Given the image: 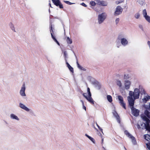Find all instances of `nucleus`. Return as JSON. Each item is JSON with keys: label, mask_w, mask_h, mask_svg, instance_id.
I'll use <instances>...</instances> for the list:
<instances>
[{"label": "nucleus", "mask_w": 150, "mask_h": 150, "mask_svg": "<svg viewBox=\"0 0 150 150\" xmlns=\"http://www.w3.org/2000/svg\"><path fill=\"white\" fill-rule=\"evenodd\" d=\"M89 139L94 144L95 143V140L91 137H90L89 138Z\"/></svg>", "instance_id": "nucleus-41"}, {"label": "nucleus", "mask_w": 150, "mask_h": 150, "mask_svg": "<svg viewBox=\"0 0 150 150\" xmlns=\"http://www.w3.org/2000/svg\"><path fill=\"white\" fill-rule=\"evenodd\" d=\"M139 27L142 30H144V29L142 25H139Z\"/></svg>", "instance_id": "nucleus-44"}, {"label": "nucleus", "mask_w": 150, "mask_h": 150, "mask_svg": "<svg viewBox=\"0 0 150 150\" xmlns=\"http://www.w3.org/2000/svg\"><path fill=\"white\" fill-rule=\"evenodd\" d=\"M25 83H24L22 86L21 89L20 91V95L22 96H26V94L25 93Z\"/></svg>", "instance_id": "nucleus-9"}, {"label": "nucleus", "mask_w": 150, "mask_h": 150, "mask_svg": "<svg viewBox=\"0 0 150 150\" xmlns=\"http://www.w3.org/2000/svg\"><path fill=\"white\" fill-rule=\"evenodd\" d=\"M146 147L149 150H150V143L146 144Z\"/></svg>", "instance_id": "nucleus-42"}, {"label": "nucleus", "mask_w": 150, "mask_h": 150, "mask_svg": "<svg viewBox=\"0 0 150 150\" xmlns=\"http://www.w3.org/2000/svg\"><path fill=\"white\" fill-rule=\"evenodd\" d=\"M85 136L87 137L89 139L90 137L91 136H89L87 134H85Z\"/></svg>", "instance_id": "nucleus-48"}, {"label": "nucleus", "mask_w": 150, "mask_h": 150, "mask_svg": "<svg viewBox=\"0 0 150 150\" xmlns=\"http://www.w3.org/2000/svg\"><path fill=\"white\" fill-rule=\"evenodd\" d=\"M143 107L146 109L150 110V103H149V106L146 105L145 104H144L143 105Z\"/></svg>", "instance_id": "nucleus-30"}, {"label": "nucleus", "mask_w": 150, "mask_h": 150, "mask_svg": "<svg viewBox=\"0 0 150 150\" xmlns=\"http://www.w3.org/2000/svg\"><path fill=\"white\" fill-rule=\"evenodd\" d=\"M92 84L94 85L95 87L98 89L100 90L101 88L100 83L98 81H95L92 82Z\"/></svg>", "instance_id": "nucleus-12"}, {"label": "nucleus", "mask_w": 150, "mask_h": 150, "mask_svg": "<svg viewBox=\"0 0 150 150\" xmlns=\"http://www.w3.org/2000/svg\"><path fill=\"white\" fill-rule=\"evenodd\" d=\"M9 25L11 29L14 32H16L15 30V28L14 26L13 25V23L10 22L9 24Z\"/></svg>", "instance_id": "nucleus-25"}, {"label": "nucleus", "mask_w": 150, "mask_h": 150, "mask_svg": "<svg viewBox=\"0 0 150 150\" xmlns=\"http://www.w3.org/2000/svg\"><path fill=\"white\" fill-rule=\"evenodd\" d=\"M103 139L102 138V143H103Z\"/></svg>", "instance_id": "nucleus-56"}, {"label": "nucleus", "mask_w": 150, "mask_h": 150, "mask_svg": "<svg viewBox=\"0 0 150 150\" xmlns=\"http://www.w3.org/2000/svg\"><path fill=\"white\" fill-rule=\"evenodd\" d=\"M80 101L81 102V103H82V105L84 104V103H83V101L82 100H81Z\"/></svg>", "instance_id": "nucleus-53"}, {"label": "nucleus", "mask_w": 150, "mask_h": 150, "mask_svg": "<svg viewBox=\"0 0 150 150\" xmlns=\"http://www.w3.org/2000/svg\"><path fill=\"white\" fill-rule=\"evenodd\" d=\"M119 46H120V45H117V47L118 48H119Z\"/></svg>", "instance_id": "nucleus-58"}, {"label": "nucleus", "mask_w": 150, "mask_h": 150, "mask_svg": "<svg viewBox=\"0 0 150 150\" xmlns=\"http://www.w3.org/2000/svg\"><path fill=\"white\" fill-rule=\"evenodd\" d=\"M146 122L144 124V125L143 127H142L141 128L142 129H145L146 130L150 127V119H149L146 121H145Z\"/></svg>", "instance_id": "nucleus-10"}, {"label": "nucleus", "mask_w": 150, "mask_h": 150, "mask_svg": "<svg viewBox=\"0 0 150 150\" xmlns=\"http://www.w3.org/2000/svg\"><path fill=\"white\" fill-rule=\"evenodd\" d=\"M87 91L88 96H89V97H90V98L92 100H93L91 97V94L90 91V88L89 87H88L87 88Z\"/></svg>", "instance_id": "nucleus-28"}, {"label": "nucleus", "mask_w": 150, "mask_h": 150, "mask_svg": "<svg viewBox=\"0 0 150 150\" xmlns=\"http://www.w3.org/2000/svg\"><path fill=\"white\" fill-rule=\"evenodd\" d=\"M146 130L147 131L149 132H150V127H149Z\"/></svg>", "instance_id": "nucleus-49"}, {"label": "nucleus", "mask_w": 150, "mask_h": 150, "mask_svg": "<svg viewBox=\"0 0 150 150\" xmlns=\"http://www.w3.org/2000/svg\"><path fill=\"white\" fill-rule=\"evenodd\" d=\"M130 84L131 82L130 81L127 80L125 81V86L126 89L128 90L129 88Z\"/></svg>", "instance_id": "nucleus-16"}, {"label": "nucleus", "mask_w": 150, "mask_h": 150, "mask_svg": "<svg viewBox=\"0 0 150 150\" xmlns=\"http://www.w3.org/2000/svg\"><path fill=\"white\" fill-rule=\"evenodd\" d=\"M124 149L125 150H127V149H126V148H125V147L124 146Z\"/></svg>", "instance_id": "nucleus-59"}, {"label": "nucleus", "mask_w": 150, "mask_h": 150, "mask_svg": "<svg viewBox=\"0 0 150 150\" xmlns=\"http://www.w3.org/2000/svg\"><path fill=\"white\" fill-rule=\"evenodd\" d=\"M49 6H50V7L52 8V7L51 6V4L50 3H49Z\"/></svg>", "instance_id": "nucleus-54"}, {"label": "nucleus", "mask_w": 150, "mask_h": 150, "mask_svg": "<svg viewBox=\"0 0 150 150\" xmlns=\"http://www.w3.org/2000/svg\"><path fill=\"white\" fill-rule=\"evenodd\" d=\"M112 113L113 115L116 118L117 122L119 123H120V116L118 115L117 112L115 110L114 112H112Z\"/></svg>", "instance_id": "nucleus-15"}, {"label": "nucleus", "mask_w": 150, "mask_h": 150, "mask_svg": "<svg viewBox=\"0 0 150 150\" xmlns=\"http://www.w3.org/2000/svg\"><path fill=\"white\" fill-rule=\"evenodd\" d=\"M125 134H126L127 135H128V136L130 137H131V136H132V135L131 134L128 132L126 130L125 131Z\"/></svg>", "instance_id": "nucleus-35"}, {"label": "nucleus", "mask_w": 150, "mask_h": 150, "mask_svg": "<svg viewBox=\"0 0 150 150\" xmlns=\"http://www.w3.org/2000/svg\"><path fill=\"white\" fill-rule=\"evenodd\" d=\"M118 98L119 101V103L124 102L123 98L121 96H118Z\"/></svg>", "instance_id": "nucleus-26"}, {"label": "nucleus", "mask_w": 150, "mask_h": 150, "mask_svg": "<svg viewBox=\"0 0 150 150\" xmlns=\"http://www.w3.org/2000/svg\"><path fill=\"white\" fill-rule=\"evenodd\" d=\"M122 11L123 9L121 6H118L116 8L114 15L115 16H117L121 14Z\"/></svg>", "instance_id": "nucleus-5"}, {"label": "nucleus", "mask_w": 150, "mask_h": 150, "mask_svg": "<svg viewBox=\"0 0 150 150\" xmlns=\"http://www.w3.org/2000/svg\"><path fill=\"white\" fill-rule=\"evenodd\" d=\"M96 125L97 126V127H98V128H99L100 127V126L97 124V123L96 122Z\"/></svg>", "instance_id": "nucleus-52"}, {"label": "nucleus", "mask_w": 150, "mask_h": 150, "mask_svg": "<svg viewBox=\"0 0 150 150\" xmlns=\"http://www.w3.org/2000/svg\"><path fill=\"white\" fill-rule=\"evenodd\" d=\"M134 103H128V106L130 108L132 114L135 117H137L139 115L140 111L134 107Z\"/></svg>", "instance_id": "nucleus-2"}, {"label": "nucleus", "mask_w": 150, "mask_h": 150, "mask_svg": "<svg viewBox=\"0 0 150 150\" xmlns=\"http://www.w3.org/2000/svg\"><path fill=\"white\" fill-rule=\"evenodd\" d=\"M144 123L143 122L142 123L141 125V126H143V124H144Z\"/></svg>", "instance_id": "nucleus-55"}, {"label": "nucleus", "mask_w": 150, "mask_h": 150, "mask_svg": "<svg viewBox=\"0 0 150 150\" xmlns=\"http://www.w3.org/2000/svg\"><path fill=\"white\" fill-rule=\"evenodd\" d=\"M121 106L123 108L125 109H126V104L124 102L120 103Z\"/></svg>", "instance_id": "nucleus-31"}, {"label": "nucleus", "mask_w": 150, "mask_h": 150, "mask_svg": "<svg viewBox=\"0 0 150 150\" xmlns=\"http://www.w3.org/2000/svg\"><path fill=\"white\" fill-rule=\"evenodd\" d=\"M97 4L98 5L103 6H107L108 5V3L107 1H104L97 0Z\"/></svg>", "instance_id": "nucleus-11"}, {"label": "nucleus", "mask_w": 150, "mask_h": 150, "mask_svg": "<svg viewBox=\"0 0 150 150\" xmlns=\"http://www.w3.org/2000/svg\"><path fill=\"white\" fill-rule=\"evenodd\" d=\"M144 137L145 139L148 141L150 140V135L148 134L144 135Z\"/></svg>", "instance_id": "nucleus-23"}, {"label": "nucleus", "mask_w": 150, "mask_h": 150, "mask_svg": "<svg viewBox=\"0 0 150 150\" xmlns=\"http://www.w3.org/2000/svg\"><path fill=\"white\" fill-rule=\"evenodd\" d=\"M103 148L104 149H105V148H104V147L103 146Z\"/></svg>", "instance_id": "nucleus-62"}, {"label": "nucleus", "mask_w": 150, "mask_h": 150, "mask_svg": "<svg viewBox=\"0 0 150 150\" xmlns=\"http://www.w3.org/2000/svg\"><path fill=\"white\" fill-rule=\"evenodd\" d=\"M120 2H118L117 3V4H119L120 3Z\"/></svg>", "instance_id": "nucleus-60"}, {"label": "nucleus", "mask_w": 150, "mask_h": 150, "mask_svg": "<svg viewBox=\"0 0 150 150\" xmlns=\"http://www.w3.org/2000/svg\"><path fill=\"white\" fill-rule=\"evenodd\" d=\"M132 140V142L133 144L134 145H135L137 144V142L135 140V138L133 136H131V137H130Z\"/></svg>", "instance_id": "nucleus-22"}, {"label": "nucleus", "mask_w": 150, "mask_h": 150, "mask_svg": "<svg viewBox=\"0 0 150 150\" xmlns=\"http://www.w3.org/2000/svg\"><path fill=\"white\" fill-rule=\"evenodd\" d=\"M83 96L89 103L94 105V101L93 100H92L90 97H89L88 96H87V94L86 93H83Z\"/></svg>", "instance_id": "nucleus-7"}, {"label": "nucleus", "mask_w": 150, "mask_h": 150, "mask_svg": "<svg viewBox=\"0 0 150 150\" xmlns=\"http://www.w3.org/2000/svg\"><path fill=\"white\" fill-rule=\"evenodd\" d=\"M11 118L13 119H15L17 120H19V119L18 117L13 114H11L10 115Z\"/></svg>", "instance_id": "nucleus-21"}, {"label": "nucleus", "mask_w": 150, "mask_h": 150, "mask_svg": "<svg viewBox=\"0 0 150 150\" xmlns=\"http://www.w3.org/2000/svg\"><path fill=\"white\" fill-rule=\"evenodd\" d=\"M66 62V64L67 65V67L69 66V65L70 64H69V63L67 62V60H66V61H65Z\"/></svg>", "instance_id": "nucleus-50"}, {"label": "nucleus", "mask_w": 150, "mask_h": 150, "mask_svg": "<svg viewBox=\"0 0 150 150\" xmlns=\"http://www.w3.org/2000/svg\"><path fill=\"white\" fill-rule=\"evenodd\" d=\"M90 4L91 6H95L96 5V3L93 1H92L90 2Z\"/></svg>", "instance_id": "nucleus-40"}, {"label": "nucleus", "mask_w": 150, "mask_h": 150, "mask_svg": "<svg viewBox=\"0 0 150 150\" xmlns=\"http://www.w3.org/2000/svg\"><path fill=\"white\" fill-rule=\"evenodd\" d=\"M129 78V77L128 74H124V79H128Z\"/></svg>", "instance_id": "nucleus-38"}, {"label": "nucleus", "mask_w": 150, "mask_h": 150, "mask_svg": "<svg viewBox=\"0 0 150 150\" xmlns=\"http://www.w3.org/2000/svg\"><path fill=\"white\" fill-rule=\"evenodd\" d=\"M116 83L117 85L118 86L120 87L122 86V83L121 81L120 80H118L117 81Z\"/></svg>", "instance_id": "nucleus-34"}, {"label": "nucleus", "mask_w": 150, "mask_h": 150, "mask_svg": "<svg viewBox=\"0 0 150 150\" xmlns=\"http://www.w3.org/2000/svg\"><path fill=\"white\" fill-rule=\"evenodd\" d=\"M70 71L72 73H74V70L73 68L70 65L67 67Z\"/></svg>", "instance_id": "nucleus-33"}, {"label": "nucleus", "mask_w": 150, "mask_h": 150, "mask_svg": "<svg viewBox=\"0 0 150 150\" xmlns=\"http://www.w3.org/2000/svg\"><path fill=\"white\" fill-rule=\"evenodd\" d=\"M150 99V96L147 95V96H146L145 97H144L142 99V101L144 103H146Z\"/></svg>", "instance_id": "nucleus-20"}, {"label": "nucleus", "mask_w": 150, "mask_h": 150, "mask_svg": "<svg viewBox=\"0 0 150 150\" xmlns=\"http://www.w3.org/2000/svg\"><path fill=\"white\" fill-rule=\"evenodd\" d=\"M80 4L85 7H86L87 6V5L86 4L84 3L83 2L82 3H81Z\"/></svg>", "instance_id": "nucleus-46"}, {"label": "nucleus", "mask_w": 150, "mask_h": 150, "mask_svg": "<svg viewBox=\"0 0 150 150\" xmlns=\"http://www.w3.org/2000/svg\"><path fill=\"white\" fill-rule=\"evenodd\" d=\"M83 106V108L86 111V106H85L84 105V104L82 105Z\"/></svg>", "instance_id": "nucleus-47"}, {"label": "nucleus", "mask_w": 150, "mask_h": 150, "mask_svg": "<svg viewBox=\"0 0 150 150\" xmlns=\"http://www.w3.org/2000/svg\"><path fill=\"white\" fill-rule=\"evenodd\" d=\"M144 115L149 119H150V112L148 110L146 109L144 111Z\"/></svg>", "instance_id": "nucleus-19"}, {"label": "nucleus", "mask_w": 150, "mask_h": 150, "mask_svg": "<svg viewBox=\"0 0 150 150\" xmlns=\"http://www.w3.org/2000/svg\"><path fill=\"white\" fill-rule=\"evenodd\" d=\"M140 91V93L141 95L144 94L146 95V92L144 88H143L142 86L139 85V88H138Z\"/></svg>", "instance_id": "nucleus-17"}, {"label": "nucleus", "mask_w": 150, "mask_h": 150, "mask_svg": "<svg viewBox=\"0 0 150 150\" xmlns=\"http://www.w3.org/2000/svg\"><path fill=\"white\" fill-rule=\"evenodd\" d=\"M67 42L68 44H71L72 43L71 39H70L69 37L67 38Z\"/></svg>", "instance_id": "nucleus-32"}, {"label": "nucleus", "mask_w": 150, "mask_h": 150, "mask_svg": "<svg viewBox=\"0 0 150 150\" xmlns=\"http://www.w3.org/2000/svg\"><path fill=\"white\" fill-rule=\"evenodd\" d=\"M107 15L105 12L102 13L98 16V20L99 24L103 23L107 18Z\"/></svg>", "instance_id": "nucleus-3"}, {"label": "nucleus", "mask_w": 150, "mask_h": 150, "mask_svg": "<svg viewBox=\"0 0 150 150\" xmlns=\"http://www.w3.org/2000/svg\"><path fill=\"white\" fill-rule=\"evenodd\" d=\"M140 91L138 88L134 89V91H130L129 92V96L127 97L128 102L135 103V100L139 98Z\"/></svg>", "instance_id": "nucleus-1"}, {"label": "nucleus", "mask_w": 150, "mask_h": 150, "mask_svg": "<svg viewBox=\"0 0 150 150\" xmlns=\"http://www.w3.org/2000/svg\"><path fill=\"white\" fill-rule=\"evenodd\" d=\"M119 44L120 45V43H119Z\"/></svg>", "instance_id": "nucleus-63"}, {"label": "nucleus", "mask_w": 150, "mask_h": 150, "mask_svg": "<svg viewBox=\"0 0 150 150\" xmlns=\"http://www.w3.org/2000/svg\"><path fill=\"white\" fill-rule=\"evenodd\" d=\"M76 60H77L76 64H77V67H78V68L79 69H80V70H83V71H86V70L85 68L82 67L79 64V63L78 62L77 59H76Z\"/></svg>", "instance_id": "nucleus-18"}, {"label": "nucleus", "mask_w": 150, "mask_h": 150, "mask_svg": "<svg viewBox=\"0 0 150 150\" xmlns=\"http://www.w3.org/2000/svg\"><path fill=\"white\" fill-rule=\"evenodd\" d=\"M107 99L108 101L110 103H111L112 101V97L110 95L107 96Z\"/></svg>", "instance_id": "nucleus-29"}, {"label": "nucleus", "mask_w": 150, "mask_h": 150, "mask_svg": "<svg viewBox=\"0 0 150 150\" xmlns=\"http://www.w3.org/2000/svg\"><path fill=\"white\" fill-rule=\"evenodd\" d=\"M141 117L143 120L145 121L148 120L149 119L144 114H141Z\"/></svg>", "instance_id": "nucleus-24"}, {"label": "nucleus", "mask_w": 150, "mask_h": 150, "mask_svg": "<svg viewBox=\"0 0 150 150\" xmlns=\"http://www.w3.org/2000/svg\"><path fill=\"white\" fill-rule=\"evenodd\" d=\"M142 14L144 17L146 21L150 23V16L147 15V13L146 9H144L143 10Z\"/></svg>", "instance_id": "nucleus-8"}, {"label": "nucleus", "mask_w": 150, "mask_h": 150, "mask_svg": "<svg viewBox=\"0 0 150 150\" xmlns=\"http://www.w3.org/2000/svg\"><path fill=\"white\" fill-rule=\"evenodd\" d=\"M19 107L27 112L30 111V109L22 103H19Z\"/></svg>", "instance_id": "nucleus-14"}, {"label": "nucleus", "mask_w": 150, "mask_h": 150, "mask_svg": "<svg viewBox=\"0 0 150 150\" xmlns=\"http://www.w3.org/2000/svg\"><path fill=\"white\" fill-rule=\"evenodd\" d=\"M63 53L65 61H66V60H67V59L68 58V54L67 51H64V52Z\"/></svg>", "instance_id": "nucleus-27"}, {"label": "nucleus", "mask_w": 150, "mask_h": 150, "mask_svg": "<svg viewBox=\"0 0 150 150\" xmlns=\"http://www.w3.org/2000/svg\"><path fill=\"white\" fill-rule=\"evenodd\" d=\"M140 5H143L144 4L143 0H138L137 1Z\"/></svg>", "instance_id": "nucleus-39"}, {"label": "nucleus", "mask_w": 150, "mask_h": 150, "mask_svg": "<svg viewBox=\"0 0 150 150\" xmlns=\"http://www.w3.org/2000/svg\"><path fill=\"white\" fill-rule=\"evenodd\" d=\"M98 129H99L100 130L101 132H102L103 134V129H102V128H100H100H98Z\"/></svg>", "instance_id": "nucleus-51"}, {"label": "nucleus", "mask_w": 150, "mask_h": 150, "mask_svg": "<svg viewBox=\"0 0 150 150\" xmlns=\"http://www.w3.org/2000/svg\"><path fill=\"white\" fill-rule=\"evenodd\" d=\"M54 18H56V19H59V18H58V17H57V16H56V17H54Z\"/></svg>", "instance_id": "nucleus-57"}, {"label": "nucleus", "mask_w": 150, "mask_h": 150, "mask_svg": "<svg viewBox=\"0 0 150 150\" xmlns=\"http://www.w3.org/2000/svg\"><path fill=\"white\" fill-rule=\"evenodd\" d=\"M119 21H120V19L119 18H117L116 19L115 22L116 24V25H117V24H118V23Z\"/></svg>", "instance_id": "nucleus-43"}, {"label": "nucleus", "mask_w": 150, "mask_h": 150, "mask_svg": "<svg viewBox=\"0 0 150 150\" xmlns=\"http://www.w3.org/2000/svg\"><path fill=\"white\" fill-rule=\"evenodd\" d=\"M140 16V15L139 13H136L134 15V17L136 19H138Z\"/></svg>", "instance_id": "nucleus-37"}, {"label": "nucleus", "mask_w": 150, "mask_h": 150, "mask_svg": "<svg viewBox=\"0 0 150 150\" xmlns=\"http://www.w3.org/2000/svg\"><path fill=\"white\" fill-rule=\"evenodd\" d=\"M136 125H137V128L138 129H139L141 128L140 125L138 124H136Z\"/></svg>", "instance_id": "nucleus-45"}, {"label": "nucleus", "mask_w": 150, "mask_h": 150, "mask_svg": "<svg viewBox=\"0 0 150 150\" xmlns=\"http://www.w3.org/2000/svg\"><path fill=\"white\" fill-rule=\"evenodd\" d=\"M63 1L65 3H66L67 4H68L69 5H72V4H75L74 3H71V2H69V1H67L64 0V1Z\"/></svg>", "instance_id": "nucleus-36"}, {"label": "nucleus", "mask_w": 150, "mask_h": 150, "mask_svg": "<svg viewBox=\"0 0 150 150\" xmlns=\"http://www.w3.org/2000/svg\"><path fill=\"white\" fill-rule=\"evenodd\" d=\"M118 39L120 40H121V43L122 45L125 46L127 45L128 44V42L126 39L123 38L121 39H120L119 38H118Z\"/></svg>", "instance_id": "nucleus-13"}, {"label": "nucleus", "mask_w": 150, "mask_h": 150, "mask_svg": "<svg viewBox=\"0 0 150 150\" xmlns=\"http://www.w3.org/2000/svg\"><path fill=\"white\" fill-rule=\"evenodd\" d=\"M49 12L50 13V9H49Z\"/></svg>", "instance_id": "nucleus-61"}, {"label": "nucleus", "mask_w": 150, "mask_h": 150, "mask_svg": "<svg viewBox=\"0 0 150 150\" xmlns=\"http://www.w3.org/2000/svg\"><path fill=\"white\" fill-rule=\"evenodd\" d=\"M54 4L57 6H59L60 8H63V6L60 0H52Z\"/></svg>", "instance_id": "nucleus-6"}, {"label": "nucleus", "mask_w": 150, "mask_h": 150, "mask_svg": "<svg viewBox=\"0 0 150 150\" xmlns=\"http://www.w3.org/2000/svg\"><path fill=\"white\" fill-rule=\"evenodd\" d=\"M50 32L51 35V37L52 38V39H53V40H54V42H55L57 44L59 45H60V44L59 42H58V41L57 40V39L54 36V31H53V29L52 28V25L51 24V23H50Z\"/></svg>", "instance_id": "nucleus-4"}]
</instances>
